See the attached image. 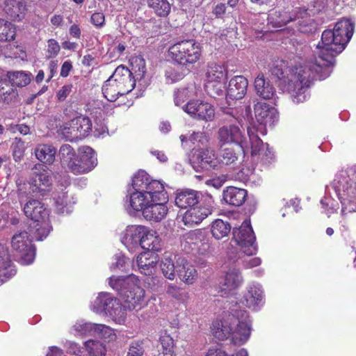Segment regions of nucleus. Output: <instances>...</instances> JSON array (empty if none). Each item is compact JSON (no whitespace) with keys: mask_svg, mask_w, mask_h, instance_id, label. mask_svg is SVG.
Here are the masks:
<instances>
[{"mask_svg":"<svg viewBox=\"0 0 356 356\" xmlns=\"http://www.w3.org/2000/svg\"><path fill=\"white\" fill-rule=\"evenodd\" d=\"M59 156L62 165L75 175L88 173L97 165V154L89 146L79 147L76 154L70 145H63Z\"/></svg>","mask_w":356,"mask_h":356,"instance_id":"nucleus-8","label":"nucleus"},{"mask_svg":"<svg viewBox=\"0 0 356 356\" xmlns=\"http://www.w3.org/2000/svg\"><path fill=\"white\" fill-rule=\"evenodd\" d=\"M72 86L71 84L63 86L57 92V97L59 101H63L72 92Z\"/></svg>","mask_w":356,"mask_h":356,"instance_id":"nucleus-64","label":"nucleus"},{"mask_svg":"<svg viewBox=\"0 0 356 356\" xmlns=\"http://www.w3.org/2000/svg\"><path fill=\"white\" fill-rule=\"evenodd\" d=\"M177 273L180 280L188 285L193 284L198 277L194 266L181 258L177 260Z\"/></svg>","mask_w":356,"mask_h":356,"instance_id":"nucleus-30","label":"nucleus"},{"mask_svg":"<svg viewBox=\"0 0 356 356\" xmlns=\"http://www.w3.org/2000/svg\"><path fill=\"white\" fill-rule=\"evenodd\" d=\"M163 242L159 234L156 231L145 227L140 247L148 250L147 252H159L161 250Z\"/></svg>","mask_w":356,"mask_h":356,"instance_id":"nucleus-31","label":"nucleus"},{"mask_svg":"<svg viewBox=\"0 0 356 356\" xmlns=\"http://www.w3.org/2000/svg\"><path fill=\"white\" fill-rule=\"evenodd\" d=\"M248 86V81L243 76H236L229 81L225 95L227 99H241L246 94Z\"/></svg>","mask_w":356,"mask_h":356,"instance_id":"nucleus-26","label":"nucleus"},{"mask_svg":"<svg viewBox=\"0 0 356 356\" xmlns=\"http://www.w3.org/2000/svg\"><path fill=\"white\" fill-rule=\"evenodd\" d=\"M202 194L192 189L178 191L175 197V204L181 209H190L200 204Z\"/></svg>","mask_w":356,"mask_h":356,"instance_id":"nucleus-29","label":"nucleus"},{"mask_svg":"<svg viewBox=\"0 0 356 356\" xmlns=\"http://www.w3.org/2000/svg\"><path fill=\"white\" fill-rule=\"evenodd\" d=\"M11 247L15 257L22 265L33 263L35 256V249L31 243V239L26 232H20L13 235Z\"/></svg>","mask_w":356,"mask_h":356,"instance_id":"nucleus-17","label":"nucleus"},{"mask_svg":"<svg viewBox=\"0 0 356 356\" xmlns=\"http://www.w3.org/2000/svg\"><path fill=\"white\" fill-rule=\"evenodd\" d=\"M248 139L244 136L241 129L235 124L225 125L218 129L217 136L220 148L225 145H238L243 154L258 157L265 164H270L275 160L274 153L264 144L259 137L254 134L249 127L247 130Z\"/></svg>","mask_w":356,"mask_h":356,"instance_id":"nucleus-4","label":"nucleus"},{"mask_svg":"<svg viewBox=\"0 0 356 356\" xmlns=\"http://www.w3.org/2000/svg\"><path fill=\"white\" fill-rule=\"evenodd\" d=\"M311 73L312 67L309 63H300L290 70L287 81L284 80L281 83L282 89L291 95L293 102H303L306 99V92L310 86Z\"/></svg>","mask_w":356,"mask_h":356,"instance_id":"nucleus-10","label":"nucleus"},{"mask_svg":"<svg viewBox=\"0 0 356 356\" xmlns=\"http://www.w3.org/2000/svg\"><path fill=\"white\" fill-rule=\"evenodd\" d=\"M15 274V266L10 259L8 248L0 244V282H6Z\"/></svg>","mask_w":356,"mask_h":356,"instance_id":"nucleus-24","label":"nucleus"},{"mask_svg":"<svg viewBox=\"0 0 356 356\" xmlns=\"http://www.w3.org/2000/svg\"><path fill=\"white\" fill-rule=\"evenodd\" d=\"M60 49L58 42L54 39H49L47 41V49L46 56L48 58H55L59 53Z\"/></svg>","mask_w":356,"mask_h":356,"instance_id":"nucleus-60","label":"nucleus"},{"mask_svg":"<svg viewBox=\"0 0 356 356\" xmlns=\"http://www.w3.org/2000/svg\"><path fill=\"white\" fill-rule=\"evenodd\" d=\"M159 341L161 345V353L163 356H175L174 340L171 336L164 332L160 336Z\"/></svg>","mask_w":356,"mask_h":356,"instance_id":"nucleus-52","label":"nucleus"},{"mask_svg":"<svg viewBox=\"0 0 356 356\" xmlns=\"http://www.w3.org/2000/svg\"><path fill=\"white\" fill-rule=\"evenodd\" d=\"M17 91L14 86L6 79L0 81V100L6 104H10L15 101Z\"/></svg>","mask_w":356,"mask_h":356,"instance_id":"nucleus-41","label":"nucleus"},{"mask_svg":"<svg viewBox=\"0 0 356 356\" xmlns=\"http://www.w3.org/2000/svg\"><path fill=\"white\" fill-rule=\"evenodd\" d=\"M108 284L123 300L122 307L126 311L138 312L147 305L145 291L137 276L133 274L125 277L111 276L108 278Z\"/></svg>","mask_w":356,"mask_h":356,"instance_id":"nucleus-6","label":"nucleus"},{"mask_svg":"<svg viewBox=\"0 0 356 356\" xmlns=\"http://www.w3.org/2000/svg\"><path fill=\"white\" fill-rule=\"evenodd\" d=\"M211 331L218 340L231 338L235 345L244 344L250 338L251 321L245 310H233L222 320L213 322Z\"/></svg>","mask_w":356,"mask_h":356,"instance_id":"nucleus-5","label":"nucleus"},{"mask_svg":"<svg viewBox=\"0 0 356 356\" xmlns=\"http://www.w3.org/2000/svg\"><path fill=\"white\" fill-rule=\"evenodd\" d=\"M1 6L7 17L16 22L24 19L27 12V6L24 1L5 0Z\"/></svg>","mask_w":356,"mask_h":356,"instance_id":"nucleus-25","label":"nucleus"},{"mask_svg":"<svg viewBox=\"0 0 356 356\" xmlns=\"http://www.w3.org/2000/svg\"><path fill=\"white\" fill-rule=\"evenodd\" d=\"M145 226L130 225L121 232V243L131 252H135L140 247Z\"/></svg>","mask_w":356,"mask_h":356,"instance_id":"nucleus-22","label":"nucleus"},{"mask_svg":"<svg viewBox=\"0 0 356 356\" xmlns=\"http://www.w3.org/2000/svg\"><path fill=\"white\" fill-rule=\"evenodd\" d=\"M239 155V153L236 152L233 148H221L219 159L220 165H234L238 160Z\"/></svg>","mask_w":356,"mask_h":356,"instance_id":"nucleus-50","label":"nucleus"},{"mask_svg":"<svg viewBox=\"0 0 356 356\" xmlns=\"http://www.w3.org/2000/svg\"><path fill=\"white\" fill-rule=\"evenodd\" d=\"M184 246L186 250L194 252L200 255H207L213 250L208 234L201 230L195 229L184 236Z\"/></svg>","mask_w":356,"mask_h":356,"instance_id":"nucleus-18","label":"nucleus"},{"mask_svg":"<svg viewBox=\"0 0 356 356\" xmlns=\"http://www.w3.org/2000/svg\"><path fill=\"white\" fill-rule=\"evenodd\" d=\"M254 88L257 94L264 99L272 98L275 92L270 82L264 79L263 74H259L254 80Z\"/></svg>","mask_w":356,"mask_h":356,"instance_id":"nucleus-38","label":"nucleus"},{"mask_svg":"<svg viewBox=\"0 0 356 356\" xmlns=\"http://www.w3.org/2000/svg\"><path fill=\"white\" fill-rule=\"evenodd\" d=\"M32 172L30 184L33 186V192L42 193L47 191L51 185L50 172L42 163L35 164Z\"/></svg>","mask_w":356,"mask_h":356,"instance_id":"nucleus-23","label":"nucleus"},{"mask_svg":"<svg viewBox=\"0 0 356 356\" xmlns=\"http://www.w3.org/2000/svg\"><path fill=\"white\" fill-rule=\"evenodd\" d=\"M57 149L51 144H38L34 149L36 159L43 164L51 165L54 163Z\"/></svg>","mask_w":356,"mask_h":356,"instance_id":"nucleus-34","label":"nucleus"},{"mask_svg":"<svg viewBox=\"0 0 356 356\" xmlns=\"http://www.w3.org/2000/svg\"><path fill=\"white\" fill-rule=\"evenodd\" d=\"M183 110L191 118L211 122L215 118V108L211 104L198 99L191 100L183 106Z\"/></svg>","mask_w":356,"mask_h":356,"instance_id":"nucleus-20","label":"nucleus"},{"mask_svg":"<svg viewBox=\"0 0 356 356\" xmlns=\"http://www.w3.org/2000/svg\"><path fill=\"white\" fill-rule=\"evenodd\" d=\"M227 79V71L225 65L209 63L205 71L204 88L207 93L213 98L224 97Z\"/></svg>","mask_w":356,"mask_h":356,"instance_id":"nucleus-13","label":"nucleus"},{"mask_svg":"<svg viewBox=\"0 0 356 356\" xmlns=\"http://www.w3.org/2000/svg\"><path fill=\"white\" fill-rule=\"evenodd\" d=\"M165 294L169 298L179 304H185L189 298L188 292L173 283H168L165 285Z\"/></svg>","mask_w":356,"mask_h":356,"instance_id":"nucleus-40","label":"nucleus"},{"mask_svg":"<svg viewBox=\"0 0 356 356\" xmlns=\"http://www.w3.org/2000/svg\"><path fill=\"white\" fill-rule=\"evenodd\" d=\"M24 213L26 217L33 220L36 231L39 232L40 228L44 229L42 235H36V238L41 239L48 235L51 230V226L47 218L48 212L44 204L39 200L35 199L29 200L23 207Z\"/></svg>","mask_w":356,"mask_h":356,"instance_id":"nucleus-16","label":"nucleus"},{"mask_svg":"<svg viewBox=\"0 0 356 356\" xmlns=\"http://www.w3.org/2000/svg\"><path fill=\"white\" fill-rule=\"evenodd\" d=\"M168 195L163 184L154 180L144 171H139L132 178L127 189L124 207L131 216L140 212L145 219L160 222L168 213Z\"/></svg>","mask_w":356,"mask_h":356,"instance_id":"nucleus-1","label":"nucleus"},{"mask_svg":"<svg viewBox=\"0 0 356 356\" xmlns=\"http://www.w3.org/2000/svg\"><path fill=\"white\" fill-rule=\"evenodd\" d=\"M102 92L104 97L109 102H115L119 95H125L115 84V80L111 76L104 82L102 86Z\"/></svg>","mask_w":356,"mask_h":356,"instance_id":"nucleus-42","label":"nucleus"},{"mask_svg":"<svg viewBox=\"0 0 356 356\" xmlns=\"http://www.w3.org/2000/svg\"><path fill=\"white\" fill-rule=\"evenodd\" d=\"M6 77L13 86L24 87L31 82L32 74L24 71L8 72Z\"/></svg>","mask_w":356,"mask_h":356,"instance_id":"nucleus-43","label":"nucleus"},{"mask_svg":"<svg viewBox=\"0 0 356 356\" xmlns=\"http://www.w3.org/2000/svg\"><path fill=\"white\" fill-rule=\"evenodd\" d=\"M256 237L250 220H245L241 225L233 229V239L227 248L229 258L234 261L242 258V254L250 256L256 254Z\"/></svg>","mask_w":356,"mask_h":356,"instance_id":"nucleus-9","label":"nucleus"},{"mask_svg":"<svg viewBox=\"0 0 356 356\" xmlns=\"http://www.w3.org/2000/svg\"><path fill=\"white\" fill-rule=\"evenodd\" d=\"M129 263V259H127L124 254L118 253L114 255L110 268L112 270H120L123 271L126 269V266Z\"/></svg>","mask_w":356,"mask_h":356,"instance_id":"nucleus-58","label":"nucleus"},{"mask_svg":"<svg viewBox=\"0 0 356 356\" xmlns=\"http://www.w3.org/2000/svg\"><path fill=\"white\" fill-rule=\"evenodd\" d=\"M176 256L171 252H165L161 261L160 268L163 276L170 280H174L176 277L175 270L177 265L175 264Z\"/></svg>","mask_w":356,"mask_h":356,"instance_id":"nucleus-37","label":"nucleus"},{"mask_svg":"<svg viewBox=\"0 0 356 356\" xmlns=\"http://www.w3.org/2000/svg\"><path fill=\"white\" fill-rule=\"evenodd\" d=\"M356 165L339 172L330 183L326 186V195L321 200L323 211L328 216L337 209V203L331 197L333 191L339 198L341 204V220L339 222L341 232H347L351 226L348 213L356 212Z\"/></svg>","mask_w":356,"mask_h":356,"instance_id":"nucleus-3","label":"nucleus"},{"mask_svg":"<svg viewBox=\"0 0 356 356\" xmlns=\"http://www.w3.org/2000/svg\"><path fill=\"white\" fill-rule=\"evenodd\" d=\"M238 179L251 186H259L262 181L261 177L255 172L254 169L250 168H242L238 174Z\"/></svg>","mask_w":356,"mask_h":356,"instance_id":"nucleus-49","label":"nucleus"},{"mask_svg":"<svg viewBox=\"0 0 356 356\" xmlns=\"http://www.w3.org/2000/svg\"><path fill=\"white\" fill-rule=\"evenodd\" d=\"M328 10L327 0H313V23L324 24L328 21L327 12Z\"/></svg>","mask_w":356,"mask_h":356,"instance_id":"nucleus-39","label":"nucleus"},{"mask_svg":"<svg viewBox=\"0 0 356 356\" xmlns=\"http://www.w3.org/2000/svg\"><path fill=\"white\" fill-rule=\"evenodd\" d=\"M213 200L211 196L207 195L204 202L193 206L187 209L182 216V221L185 225L192 227L200 224L212 212Z\"/></svg>","mask_w":356,"mask_h":356,"instance_id":"nucleus-19","label":"nucleus"},{"mask_svg":"<svg viewBox=\"0 0 356 356\" xmlns=\"http://www.w3.org/2000/svg\"><path fill=\"white\" fill-rule=\"evenodd\" d=\"M196 162L203 170L215 169L220 166V161L213 149H202L199 151Z\"/></svg>","mask_w":356,"mask_h":356,"instance_id":"nucleus-33","label":"nucleus"},{"mask_svg":"<svg viewBox=\"0 0 356 356\" xmlns=\"http://www.w3.org/2000/svg\"><path fill=\"white\" fill-rule=\"evenodd\" d=\"M158 261L157 254L150 252H143L136 257V264L140 273L150 275L155 272Z\"/></svg>","mask_w":356,"mask_h":356,"instance_id":"nucleus-27","label":"nucleus"},{"mask_svg":"<svg viewBox=\"0 0 356 356\" xmlns=\"http://www.w3.org/2000/svg\"><path fill=\"white\" fill-rule=\"evenodd\" d=\"M90 307L93 312L108 316L117 324L122 325L127 320V312L120 300L110 293H99Z\"/></svg>","mask_w":356,"mask_h":356,"instance_id":"nucleus-11","label":"nucleus"},{"mask_svg":"<svg viewBox=\"0 0 356 356\" xmlns=\"http://www.w3.org/2000/svg\"><path fill=\"white\" fill-rule=\"evenodd\" d=\"M243 277L236 268H231L226 272L220 282V288L225 295L238 289L243 283Z\"/></svg>","mask_w":356,"mask_h":356,"instance_id":"nucleus-28","label":"nucleus"},{"mask_svg":"<svg viewBox=\"0 0 356 356\" xmlns=\"http://www.w3.org/2000/svg\"><path fill=\"white\" fill-rule=\"evenodd\" d=\"M241 303L253 311H259L265 303L263 286L258 282L249 283L244 291Z\"/></svg>","mask_w":356,"mask_h":356,"instance_id":"nucleus-21","label":"nucleus"},{"mask_svg":"<svg viewBox=\"0 0 356 356\" xmlns=\"http://www.w3.org/2000/svg\"><path fill=\"white\" fill-rule=\"evenodd\" d=\"M197 90L194 84H191L185 88L179 89L175 94V105L180 106L188 98L197 96Z\"/></svg>","mask_w":356,"mask_h":356,"instance_id":"nucleus-45","label":"nucleus"},{"mask_svg":"<svg viewBox=\"0 0 356 356\" xmlns=\"http://www.w3.org/2000/svg\"><path fill=\"white\" fill-rule=\"evenodd\" d=\"M83 346L88 356L106 355V346L99 341L90 339L85 341Z\"/></svg>","mask_w":356,"mask_h":356,"instance_id":"nucleus-46","label":"nucleus"},{"mask_svg":"<svg viewBox=\"0 0 356 356\" xmlns=\"http://www.w3.org/2000/svg\"><path fill=\"white\" fill-rule=\"evenodd\" d=\"M132 70L131 72L127 67L120 65L111 76L115 80V84L119 86L120 90L127 95L133 90L134 88L139 91L137 97L143 95V92L147 87L149 82L145 78V61L141 58H136L131 61Z\"/></svg>","mask_w":356,"mask_h":356,"instance_id":"nucleus-7","label":"nucleus"},{"mask_svg":"<svg viewBox=\"0 0 356 356\" xmlns=\"http://www.w3.org/2000/svg\"><path fill=\"white\" fill-rule=\"evenodd\" d=\"M95 323L86 321L83 319L76 320L69 328V333L76 338H85L93 336Z\"/></svg>","mask_w":356,"mask_h":356,"instance_id":"nucleus-35","label":"nucleus"},{"mask_svg":"<svg viewBox=\"0 0 356 356\" xmlns=\"http://www.w3.org/2000/svg\"><path fill=\"white\" fill-rule=\"evenodd\" d=\"M188 140L198 148L207 147L209 144V137L204 132H193L190 135Z\"/></svg>","mask_w":356,"mask_h":356,"instance_id":"nucleus-56","label":"nucleus"},{"mask_svg":"<svg viewBox=\"0 0 356 356\" xmlns=\"http://www.w3.org/2000/svg\"><path fill=\"white\" fill-rule=\"evenodd\" d=\"M75 120L72 119L70 122H65L60 128V132L63 136L68 140L75 141L79 140L77 129L75 128Z\"/></svg>","mask_w":356,"mask_h":356,"instance_id":"nucleus-51","label":"nucleus"},{"mask_svg":"<svg viewBox=\"0 0 356 356\" xmlns=\"http://www.w3.org/2000/svg\"><path fill=\"white\" fill-rule=\"evenodd\" d=\"M75 120V128L78 131V136L79 140L83 139L88 136L92 130L91 120L88 118L83 115L79 116Z\"/></svg>","mask_w":356,"mask_h":356,"instance_id":"nucleus-47","label":"nucleus"},{"mask_svg":"<svg viewBox=\"0 0 356 356\" xmlns=\"http://www.w3.org/2000/svg\"><path fill=\"white\" fill-rule=\"evenodd\" d=\"M355 29V22L342 18L333 29L325 30L321 40L316 45L317 57L313 62V81H323L331 74L335 57L341 53L351 39Z\"/></svg>","mask_w":356,"mask_h":356,"instance_id":"nucleus-2","label":"nucleus"},{"mask_svg":"<svg viewBox=\"0 0 356 356\" xmlns=\"http://www.w3.org/2000/svg\"><path fill=\"white\" fill-rule=\"evenodd\" d=\"M64 347L66 348L69 354L81 356L82 353V348L81 346L75 341L70 340L66 341L64 343Z\"/></svg>","mask_w":356,"mask_h":356,"instance_id":"nucleus-62","label":"nucleus"},{"mask_svg":"<svg viewBox=\"0 0 356 356\" xmlns=\"http://www.w3.org/2000/svg\"><path fill=\"white\" fill-rule=\"evenodd\" d=\"M56 211L60 213H70L76 203V198L69 191H58L54 195Z\"/></svg>","mask_w":356,"mask_h":356,"instance_id":"nucleus-32","label":"nucleus"},{"mask_svg":"<svg viewBox=\"0 0 356 356\" xmlns=\"http://www.w3.org/2000/svg\"><path fill=\"white\" fill-rule=\"evenodd\" d=\"M297 20L302 31H309L311 24L310 15L307 10L299 9L296 13H291L286 9L271 12L268 17V24L273 28H280L290 22Z\"/></svg>","mask_w":356,"mask_h":356,"instance_id":"nucleus-15","label":"nucleus"},{"mask_svg":"<svg viewBox=\"0 0 356 356\" xmlns=\"http://www.w3.org/2000/svg\"><path fill=\"white\" fill-rule=\"evenodd\" d=\"M93 336H97L108 341H113L115 339V330L104 324L95 323Z\"/></svg>","mask_w":356,"mask_h":356,"instance_id":"nucleus-55","label":"nucleus"},{"mask_svg":"<svg viewBox=\"0 0 356 356\" xmlns=\"http://www.w3.org/2000/svg\"><path fill=\"white\" fill-rule=\"evenodd\" d=\"M230 225L221 219L214 220L211 227L212 236L217 240H220L227 236L230 232Z\"/></svg>","mask_w":356,"mask_h":356,"instance_id":"nucleus-44","label":"nucleus"},{"mask_svg":"<svg viewBox=\"0 0 356 356\" xmlns=\"http://www.w3.org/2000/svg\"><path fill=\"white\" fill-rule=\"evenodd\" d=\"M90 22L97 28H101L105 23L104 15L102 13H95L91 16Z\"/></svg>","mask_w":356,"mask_h":356,"instance_id":"nucleus-63","label":"nucleus"},{"mask_svg":"<svg viewBox=\"0 0 356 356\" xmlns=\"http://www.w3.org/2000/svg\"><path fill=\"white\" fill-rule=\"evenodd\" d=\"M246 196V190L237 187L229 186L223 191V200L225 202L235 207L243 204Z\"/></svg>","mask_w":356,"mask_h":356,"instance_id":"nucleus-36","label":"nucleus"},{"mask_svg":"<svg viewBox=\"0 0 356 356\" xmlns=\"http://www.w3.org/2000/svg\"><path fill=\"white\" fill-rule=\"evenodd\" d=\"M15 27L10 22L0 18V41L8 42L15 38Z\"/></svg>","mask_w":356,"mask_h":356,"instance_id":"nucleus-48","label":"nucleus"},{"mask_svg":"<svg viewBox=\"0 0 356 356\" xmlns=\"http://www.w3.org/2000/svg\"><path fill=\"white\" fill-rule=\"evenodd\" d=\"M0 52L7 58H20L22 60H26L27 58L24 48L20 45L14 46L10 51H5L0 49Z\"/></svg>","mask_w":356,"mask_h":356,"instance_id":"nucleus-57","label":"nucleus"},{"mask_svg":"<svg viewBox=\"0 0 356 356\" xmlns=\"http://www.w3.org/2000/svg\"><path fill=\"white\" fill-rule=\"evenodd\" d=\"M169 54L175 63L188 70L197 63L202 56V49L200 43L195 40H183L171 45Z\"/></svg>","mask_w":356,"mask_h":356,"instance_id":"nucleus-12","label":"nucleus"},{"mask_svg":"<svg viewBox=\"0 0 356 356\" xmlns=\"http://www.w3.org/2000/svg\"><path fill=\"white\" fill-rule=\"evenodd\" d=\"M287 70V63L284 60H277L274 63L272 68V74L279 79L284 78V74Z\"/></svg>","mask_w":356,"mask_h":356,"instance_id":"nucleus-59","label":"nucleus"},{"mask_svg":"<svg viewBox=\"0 0 356 356\" xmlns=\"http://www.w3.org/2000/svg\"><path fill=\"white\" fill-rule=\"evenodd\" d=\"M255 121L252 122L250 129L264 136L268 128L272 127L277 121L279 115L277 109L269 104L259 102L254 107Z\"/></svg>","mask_w":356,"mask_h":356,"instance_id":"nucleus-14","label":"nucleus"},{"mask_svg":"<svg viewBox=\"0 0 356 356\" xmlns=\"http://www.w3.org/2000/svg\"><path fill=\"white\" fill-rule=\"evenodd\" d=\"M149 6L160 17H166L170 11V5L167 0H150Z\"/></svg>","mask_w":356,"mask_h":356,"instance_id":"nucleus-54","label":"nucleus"},{"mask_svg":"<svg viewBox=\"0 0 356 356\" xmlns=\"http://www.w3.org/2000/svg\"><path fill=\"white\" fill-rule=\"evenodd\" d=\"M143 343L142 341H135L131 342L127 356H142L144 353Z\"/></svg>","mask_w":356,"mask_h":356,"instance_id":"nucleus-61","label":"nucleus"},{"mask_svg":"<svg viewBox=\"0 0 356 356\" xmlns=\"http://www.w3.org/2000/svg\"><path fill=\"white\" fill-rule=\"evenodd\" d=\"M183 67L181 65L168 67L165 73L167 83H173L181 80L186 74L185 70L182 69Z\"/></svg>","mask_w":356,"mask_h":356,"instance_id":"nucleus-53","label":"nucleus"}]
</instances>
